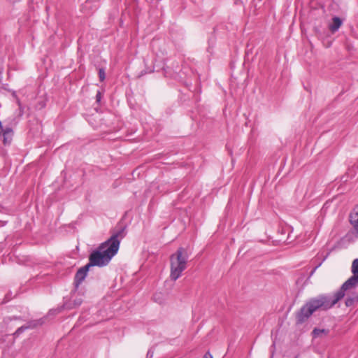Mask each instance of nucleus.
<instances>
[{"instance_id": "obj_12", "label": "nucleus", "mask_w": 358, "mask_h": 358, "mask_svg": "<svg viewBox=\"0 0 358 358\" xmlns=\"http://www.w3.org/2000/svg\"><path fill=\"white\" fill-rule=\"evenodd\" d=\"M10 92L11 93V95L13 97V99L16 101L17 104L20 106V99L17 97L16 91L11 90Z\"/></svg>"}, {"instance_id": "obj_4", "label": "nucleus", "mask_w": 358, "mask_h": 358, "mask_svg": "<svg viewBox=\"0 0 358 358\" xmlns=\"http://www.w3.org/2000/svg\"><path fill=\"white\" fill-rule=\"evenodd\" d=\"M90 268V266L87 264L78 269L75 275V284L76 287H78L79 285L85 279Z\"/></svg>"}, {"instance_id": "obj_19", "label": "nucleus", "mask_w": 358, "mask_h": 358, "mask_svg": "<svg viewBox=\"0 0 358 358\" xmlns=\"http://www.w3.org/2000/svg\"><path fill=\"white\" fill-rule=\"evenodd\" d=\"M148 356L152 357V354H150V352L149 351V352H148Z\"/></svg>"}, {"instance_id": "obj_6", "label": "nucleus", "mask_w": 358, "mask_h": 358, "mask_svg": "<svg viewBox=\"0 0 358 358\" xmlns=\"http://www.w3.org/2000/svg\"><path fill=\"white\" fill-rule=\"evenodd\" d=\"M0 134L3 136V141L5 145L9 144L11 142L13 131L10 127H6L0 129Z\"/></svg>"}, {"instance_id": "obj_10", "label": "nucleus", "mask_w": 358, "mask_h": 358, "mask_svg": "<svg viewBox=\"0 0 358 358\" xmlns=\"http://www.w3.org/2000/svg\"><path fill=\"white\" fill-rule=\"evenodd\" d=\"M29 328L28 326H22L19 327L14 333L15 336H18L20 334H21L24 330L27 329Z\"/></svg>"}, {"instance_id": "obj_17", "label": "nucleus", "mask_w": 358, "mask_h": 358, "mask_svg": "<svg viewBox=\"0 0 358 358\" xmlns=\"http://www.w3.org/2000/svg\"><path fill=\"white\" fill-rule=\"evenodd\" d=\"M203 358H213V356L209 352H207L205 354Z\"/></svg>"}, {"instance_id": "obj_8", "label": "nucleus", "mask_w": 358, "mask_h": 358, "mask_svg": "<svg viewBox=\"0 0 358 358\" xmlns=\"http://www.w3.org/2000/svg\"><path fill=\"white\" fill-rule=\"evenodd\" d=\"M329 334V330L326 329H320V328H315L313 331V337L314 338L322 337V336H326Z\"/></svg>"}, {"instance_id": "obj_21", "label": "nucleus", "mask_w": 358, "mask_h": 358, "mask_svg": "<svg viewBox=\"0 0 358 358\" xmlns=\"http://www.w3.org/2000/svg\"><path fill=\"white\" fill-rule=\"evenodd\" d=\"M296 358H297V357H296Z\"/></svg>"}, {"instance_id": "obj_18", "label": "nucleus", "mask_w": 358, "mask_h": 358, "mask_svg": "<svg viewBox=\"0 0 358 358\" xmlns=\"http://www.w3.org/2000/svg\"><path fill=\"white\" fill-rule=\"evenodd\" d=\"M3 67H0V83L1 82V78H2V73H3Z\"/></svg>"}, {"instance_id": "obj_9", "label": "nucleus", "mask_w": 358, "mask_h": 358, "mask_svg": "<svg viewBox=\"0 0 358 358\" xmlns=\"http://www.w3.org/2000/svg\"><path fill=\"white\" fill-rule=\"evenodd\" d=\"M82 299L81 298H79V299H75L72 303H64V306H66L67 308H76L77 306H79L81 303H82Z\"/></svg>"}, {"instance_id": "obj_11", "label": "nucleus", "mask_w": 358, "mask_h": 358, "mask_svg": "<svg viewBox=\"0 0 358 358\" xmlns=\"http://www.w3.org/2000/svg\"><path fill=\"white\" fill-rule=\"evenodd\" d=\"M99 78L100 81L103 82L106 78L105 70L103 68L99 69Z\"/></svg>"}, {"instance_id": "obj_20", "label": "nucleus", "mask_w": 358, "mask_h": 358, "mask_svg": "<svg viewBox=\"0 0 358 358\" xmlns=\"http://www.w3.org/2000/svg\"><path fill=\"white\" fill-rule=\"evenodd\" d=\"M2 129V124H1V122L0 121V129Z\"/></svg>"}, {"instance_id": "obj_15", "label": "nucleus", "mask_w": 358, "mask_h": 358, "mask_svg": "<svg viewBox=\"0 0 358 358\" xmlns=\"http://www.w3.org/2000/svg\"><path fill=\"white\" fill-rule=\"evenodd\" d=\"M8 84H5V85H2V86L1 87L2 89L5 90H7L8 92H10L11 90L8 89Z\"/></svg>"}, {"instance_id": "obj_2", "label": "nucleus", "mask_w": 358, "mask_h": 358, "mask_svg": "<svg viewBox=\"0 0 358 358\" xmlns=\"http://www.w3.org/2000/svg\"><path fill=\"white\" fill-rule=\"evenodd\" d=\"M123 237V229H121L102 243L89 257L88 264L90 267L94 266L103 267L108 265L112 258L117 253L120 241Z\"/></svg>"}, {"instance_id": "obj_1", "label": "nucleus", "mask_w": 358, "mask_h": 358, "mask_svg": "<svg viewBox=\"0 0 358 358\" xmlns=\"http://www.w3.org/2000/svg\"><path fill=\"white\" fill-rule=\"evenodd\" d=\"M352 275L341 286L340 290L334 295H321L306 303L296 315L297 323L302 324L318 308L327 310L334 306L344 296H346L345 305L352 306L358 301V259H354L351 266Z\"/></svg>"}, {"instance_id": "obj_13", "label": "nucleus", "mask_w": 358, "mask_h": 358, "mask_svg": "<svg viewBox=\"0 0 358 358\" xmlns=\"http://www.w3.org/2000/svg\"><path fill=\"white\" fill-rule=\"evenodd\" d=\"M102 99V94L100 91H97L96 94V101L97 103H99Z\"/></svg>"}, {"instance_id": "obj_7", "label": "nucleus", "mask_w": 358, "mask_h": 358, "mask_svg": "<svg viewBox=\"0 0 358 358\" xmlns=\"http://www.w3.org/2000/svg\"><path fill=\"white\" fill-rule=\"evenodd\" d=\"M333 22L329 25V29L332 33H334L338 30L342 24V20L338 17H334Z\"/></svg>"}, {"instance_id": "obj_3", "label": "nucleus", "mask_w": 358, "mask_h": 358, "mask_svg": "<svg viewBox=\"0 0 358 358\" xmlns=\"http://www.w3.org/2000/svg\"><path fill=\"white\" fill-rule=\"evenodd\" d=\"M187 260L188 255L183 248H179L174 254L171 255L170 257L171 280L176 281L181 276L187 267Z\"/></svg>"}, {"instance_id": "obj_5", "label": "nucleus", "mask_w": 358, "mask_h": 358, "mask_svg": "<svg viewBox=\"0 0 358 358\" xmlns=\"http://www.w3.org/2000/svg\"><path fill=\"white\" fill-rule=\"evenodd\" d=\"M350 222L355 233L358 235V205H357L350 215Z\"/></svg>"}, {"instance_id": "obj_14", "label": "nucleus", "mask_w": 358, "mask_h": 358, "mask_svg": "<svg viewBox=\"0 0 358 358\" xmlns=\"http://www.w3.org/2000/svg\"><path fill=\"white\" fill-rule=\"evenodd\" d=\"M92 3V0H87L83 5V8L84 9L87 8Z\"/></svg>"}, {"instance_id": "obj_16", "label": "nucleus", "mask_w": 358, "mask_h": 358, "mask_svg": "<svg viewBox=\"0 0 358 358\" xmlns=\"http://www.w3.org/2000/svg\"><path fill=\"white\" fill-rule=\"evenodd\" d=\"M86 115L85 116V118L87 120V121H90L89 120V118L93 115V113H86L85 114Z\"/></svg>"}]
</instances>
